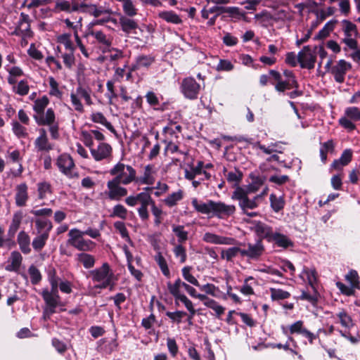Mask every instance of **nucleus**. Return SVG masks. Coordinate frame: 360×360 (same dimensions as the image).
<instances>
[{
    "label": "nucleus",
    "mask_w": 360,
    "mask_h": 360,
    "mask_svg": "<svg viewBox=\"0 0 360 360\" xmlns=\"http://www.w3.org/2000/svg\"><path fill=\"white\" fill-rule=\"evenodd\" d=\"M114 227L120 232L122 238L127 241H130L128 231L122 221H116L114 223Z\"/></svg>",
    "instance_id": "55"
},
{
    "label": "nucleus",
    "mask_w": 360,
    "mask_h": 360,
    "mask_svg": "<svg viewBox=\"0 0 360 360\" xmlns=\"http://www.w3.org/2000/svg\"><path fill=\"white\" fill-rule=\"evenodd\" d=\"M297 60L302 68L311 70L314 68L316 57L311 53L309 46H304L298 53Z\"/></svg>",
    "instance_id": "5"
},
{
    "label": "nucleus",
    "mask_w": 360,
    "mask_h": 360,
    "mask_svg": "<svg viewBox=\"0 0 360 360\" xmlns=\"http://www.w3.org/2000/svg\"><path fill=\"white\" fill-rule=\"evenodd\" d=\"M166 315L174 322L179 323L181 322V319L186 315V313L183 311H176L174 312L167 311Z\"/></svg>",
    "instance_id": "59"
},
{
    "label": "nucleus",
    "mask_w": 360,
    "mask_h": 360,
    "mask_svg": "<svg viewBox=\"0 0 360 360\" xmlns=\"http://www.w3.org/2000/svg\"><path fill=\"white\" fill-rule=\"evenodd\" d=\"M111 151V146L106 143H100L97 149L91 148V153L96 161H101L107 158L110 155Z\"/></svg>",
    "instance_id": "14"
},
{
    "label": "nucleus",
    "mask_w": 360,
    "mask_h": 360,
    "mask_svg": "<svg viewBox=\"0 0 360 360\" xmlns=\"http://www.w3.org/2000/svg\"><path fill=\"white\" fill-rule=\"evenodd\" d=\"M233 69V65L228 60L221 59L217 65V71H231Z\"/></svg>",
    "instance_id": "60"
},
{
    "label": "nucleus",
    "mask_w": 360,
    "mask_h": 360,
    "mask_svg": "<svg viewBox=\"0 0 360 360\" xmlns=\"http://www.w3.org/2000/svg\"><path fill=\"white\" fill-rule=\"evenodd\" d=\"M110 266L108 263H103L98 269L89 271V275L94 282H101L102 281L111 280V276H109Z\"/></svg>",
    "instance_id": "12"
},
{
    "label": "nucleus",
    "mask_w": 360,
    "mask_h": 360,
    "mask_svg": "<svg viewBox=\"0 0 360 360\" xmlns=\"http://www.w3.org/2000/svg\"><path fill=\"white\" fill-rule=\"evenodd\" d=\"M34 119L39 125H51L55 124V113L52 108H49L45 115L41 114L40 117L34 116Z\"/></svg>",
    "instance_id": "23"
},
{
    "label": "nucleus",
    "mask_w": 360,
    "mask_h": 360,
    "mask_svg": "<svg viewBox=\"0 0 360 360\" xmlns=\"http://www.w3.org/2000/svg\"><path fill=\"white\" fill-rule=\"evenodd\" d=\"M62 58L63 60L65 65L68 68H71L75 63L74 51H68V53L62 54Z\"/></svg>",
    "instance_id": "56"
},
{
    "label": "nucleus",
    "mask_w": 360,
    "mask_h": 360,
    "mask_svg": "<svg viewBox=\"0 0 360 360\" xmlns=\"http://www.w3.org/2000/svg\"><path fill=\"white\" fill-rule=\"evenodd\" d=\"M183 198V191L179 190L177 192L172 193L165 200V204L169 207L174 206L176 202Z\"/></svg>",
    "instance_id": "39"
},
{
    "label": "nucleus",
    "mask_w": 360,
    "mask_h": 360,
    "mask_svg": "<svg viewBox=\"0 0 360 360\" xmlns=\"http://www.w3.org/2000/svg\"><path fill=\"white\" fill-rule=\"evenodd\" d=\"M271 297L273 300H281L288 298L290 294L282 289L270 288Z\"/></svg>",
    "instance_id": "40"
},
{
    "label": "nucleus",
    "mask_w": 360,
    "mask_h": 360,
    "mask_svg": "<svg viewBox=\"0 0 360 360\" xmlns=\"http://www.w3.org/2000/svg\"><path fill=\"white\" fill-rule=\"evenodd\" d=\"M352 151L350 149H346L342 153L339 159L335 160L331 165V167L335 169H341L342 167L347 165L352 160Z\"/></svg>",
    "instance_id": "19"
},
{
    "label": "nucleus",
    "mask_w": 360,
    "mask_h": 360,
    "mask_svg": "<svg viewBox=\"0 0 360 360\" xmlns=\"http://www.w3.org/2000/svg\"><path fill=\"white\" fill-rule=\"evenodd\" d=\"M212 203H213V200H207V202H199L196 198H194L192 200V205L195 210L205 214H210L212 213Z\"/></svg>",
    "instance_id": "24"
},
{
    "label": "nucleus",
    "mask_w": 360,
    "mask_h": 360,
    "mask_svg": "<svg viewBox=\"0 0 360 360\" xmlns=\"http://www.w3.org/2000/svg\"><path fill=\"white\" fill-rule=\"evenodd\" d=\"M119 23L122 30L127 34H130L132 31L138 28V24L135 20L125 16H122L120 18Z\"/></svg>",
    "instance_id": "22"
},
{
    "label": "nucleus",
    "mask_w": 360,
    "mask_h": 360,
    "mask_svg": "<svg viewBox=\"0 0 360 360\" xmlns=\"http://www.w3.org/2000/svg\"><path fill=\"white\" fill-rule=\"evenodd\" d=\"M34 144L39 151H49L53 149L52 145L49 142L44 129H40V136L35 140Z\"/></svg>",
    "instance_id": "18"
},
{
    "label": "nucleus",
    "mask_w": 360,
    "mask_h": 360,
    "mask_svg": "<svg viewBox=\"0 0 360 360\" xmlns=\"http://www.w3.org/2000/svg\"><path fill=\"white\" fill-rule=\"evenodd\" d=\"M242 249L238 247H232L226 250L221 251V258L231 261L233 257H236L238 253L241 255Z\"/></svg>",
    "instance_id": "36"
},
{
    "label": "nucleus",
    "mask_w": 360,
    "mask_h": 360,
    "mask_svg": "<svg viewBox=\"0 0 360 360\" xmlns=\"http://www.w3.org/2000/svg\"><path fill=\"white\" fill-rule=\"evenodd\" d=\"M342 23L345 24V27L344 29V32L346 37H352V32H354L355 34H357L356 32V26L355 24L351 22L350 21L347 20H344L342 21Z\"/></svg>",
    "instance_id": "57"
},
{
    "label": "nucleus",
    "mask_w": 360,
    "mask_h": 360,
    "mask_svg": "<svg viewBox=\"0 0 360 360\" xmlns=\"http://www.w3.org/2000/svg\"><path fill=\"white\" fill-rule=\"evenodd\" d=\"M110 174L115 176L113 180L123 185H128L133 181H138L136 170L131 166L121 162L116 164L110 170Z\"/></svg>",
    "instance_id": "1"
},
{
    "label": "nucleus",
    "mask_w": 360,
    "mask_h": 360,
    "mask_svg": "<svg viewBox=\"0 0 360 360\" xmlns=\"http://www.w3.org/2000/svg\"><path fill=\"white\" fill-rule=\"evenodd\" d=\"M123 11L124 13L129 16L133 17L136 15L137 10L135 8L131 0H127L123 3Z\"/></svg>",
    "instance_id": "52"
},
{
    "label": "nucleus",
    "mask_w": 360,
    "mask_h": 360,
    "mask_svg": "<svg viewBox=\"0 0 360 360\" xmlns=\"http://www.w3.org/2000/svg\"><path fill=\"white\" fill-rule=\"evenodd\" d=\"M269 200L271 207L275 212H278L283 209L285 201L283 197H278L275 194L271 193L269 196Z\"/></svg>",
    "instance_id": "32"
},
{
    "label": "nucleus",
    "mask_w": 360,
    "mask_h": 360,
    "mask_svg": "<svg viewBox=\"0 0 360 360\" xmlns=\"http://www.w3.org/2000/svg\"><path fill=\"white\" fill-rule=\"evenodd\" d=\"M173 252L176 257L180 258V262L184 263L186 261L187 255L186 251L184 247L181 245H176L173 249Z\"/></svg>",
    "instance_id": "54"
},
{
    "label": "nucleus",
    "mask_w": 360,
    "mask_h": 360,
    "mask_svg": "<svg viewBox=\"0 0 360 360\" xmlns=\"http://www.w3.org/2000/svg\"><path fill=\"white\" fill-rule=\"evenodd\" d=\"M345 279L350 283L352 288H359V275L356 270H350L345 276Z\"/></svg>",
    "instance_id": "49"
},
{
    "label": "nucleus",
    "mask_w": 360,
    "mask_h": 360,
    "mask_svg": "<svg viewBox=\"0 0 360 360\" xmlns=\"http://www.w3.org/2000/svg\"><path fill=\"white\" fill-rule=\"evenodd\" d=\"M203 240L217 245H234L236 240L233 238L218 236L212 233H205L203 236Z\"/></svg>",
    "instance_id": "13"
},
{
    "label": "nucleus",
    "mask_w": 360,
    "mask_h": 360,
    "mask_svg": "<svg viewBox=\"0 0 360 360\" xmlns=\"http://www.w3.org/2000/svg\"><path fill=\"white\" fill-rule=\"evenodd\" d=\"M253 230L257 235L258 240H260L261 242L263 239H266L269 242L272 241V238L275 233L271 226L261 221L256 222Z\"/></svg>",
    "instance_id": "11"
},
{
    "label": "nucleus",
    "mask_w": 360,
    "mask_h": 360,
    "mask_svg": "<svg viewBox=\"0 0 360 360\" xmlns=\"http://www.w3.org/2000/svg\"><path fill=\"white\" fill-rule=\"evenodd\" d=\"M37 233L41 234L42 233H47L49 236V232L52 229V223L50 220L46 219H37L34 220Z\"/></svg>",
    "instance_id": "26"
},
{
    "label": "nucleus",
    "mask_w": 360,
    "mask_h": 360,
    "mask_svg": "<svg viewBox=\"0 0 360 360\" xmlns=\"http://www.w3.org/2000/svg\"><path fill=\"white\" fill-rule=\"evenodd\" d=\"M173 232L178 237V241L181 243L188 239V232L184 230L183 226H173Z\"/></svg>",
    "instance_id": "46"
},
{
    "label": "nucleus",
    "mask_w": 360,
    "mask_h": 360,
    "mask_svg": "<svg viewBox=\"0 0 360 360\" xmlns=\"http://www.w3.org/2000/svg\"><path fill=\"white\" fill-rule=\"evenodd\" d=\"M13 131L18 137H24L26 135L25 128L19 122L15 121L13 122Z\"/></svg>",
    "instance_id": "63"
},
{
    "label": "nucleus",
    "mask_w": 360,
    "mask_h": 360,
    "mask_svg": "<svg viewBox=\"0 0 360 360\" xmlns=\"http://www.w3.org/2000/svg\"><path fill=\"white\" fill-rule=\"evenodd\" d=\"M345 116L353 121L360 120V110L356 107H349L345 111Z\"/></svg>",
    "instance_id": "51"
},
{
    "label": "nucleus",
    "mask_w": 360,
    "mask_h": 360,
    "mask_svg": "<svg viewBox=\"0 0 360 360\" xmlns=\"http://www.w3.org/2000/svg\"><path fill=\"white\" fill-rule=\"evenodd\" d=\"M152 166L148 165L145 167L143 176L140 178L139 181L144 184H153V177L151 176Z\"/></svg>",
    "instance_id": "47"
},
{
    "label": "nucleus",
    "mask_w": 360,
    "mask_h": 360,
    "mask_svg": "<svg viewBox=\"0 0 360 360\" xmlns=\"http://www.w3.org/2000/svg\"><path fill=\"white\" fill-rule=\"evenodd\" d=\"M227 180L229 182H235L237 184L242 180L243 178V173L238 170L236 169L235 172H230L227 174Z\"/></svg>",
    "instance_id": "62"
},
{
    "label": "nucleus",
    "mask_w": 360,
    "mask_h": 360,
    "mask_svg": "<svg viewBox=\"0 0 360 360\" xmlns=\"http://www.w3.org/2000/svg\"><path fill=\"white\" fill-rule=\"evenodd\" d=\"M49 281L51 285V289L49 291V292H53V294L58 293V282L60 281V278L56 276V271L53 270L52 271L49 272Z\"/></svg>",
    "instance_id": "44"
},
{
    "label": "nucleus",
    "mask_w": 360,
    "mask_h": 360,
    "mask_svg": "<svg viewBox=\"0 0 360 360\" xmlns=\"http://www.w3.org/2000/svg\"><path fill=\"white\" fill-rule=\"evenodd\" d=\"M90 35L94 37L98 43L105 47H110L112 44V38L108 37L102 31H91Z\"/></svg>",
    "instance_id": "34"
},
{
    "label": "nucleus",
    "mask_w": 360,
    "mask_h": 360,
    "mask_svg": "<svg viewBox=\"0 0 360 360\" xmlns=\"http://www.w3.org/2000/svg\"><path fill=\"white\" fill-rule=\"evenodd\" d=\"M39 197L43 199L47 193H51V185L47 182L38 184Z\"/></svg>",
    "instance_id": "61"
},
{
    "label": "nucleus",
    "mask_w": 360,
    "mask_h": 360,
    "mask_svg": "<svg viewBox=\"0 0 360 360\" xmlns=\"http://www.w3.org/2000/svg\"><path fill=\"white\" fill-rule=\"evenodd\" d=\"M122 184L111 179L108 181V192H105L108 198L112 200H119L127 195V189L121 186Z\"/></svg>",
    "instance_id": "7"
},
{
    "label": "nucleus",
    "mask_w": 360,
    "mask_h": 360,
    "mask_svg": "<svg viewBox=\"0 0 360 360\" xmlns=\"http://www.w3.org/2000/svg\"><path fill=\"white\" fill-rule=\"evenodd\" d=\"M127 210L122 205L118 204L114 206L112 213L110 216L117 217L122 219H125L127 218Z\"/></svg>",
    "instance_id": "53"
},
{
    "label": "nucleus",
    "mask_w": 360,
    "mask_h": 360,
    "mask_svg": "<svg viewBox=\"0 0 360 360\" xmlns=\"http://www.w3.org/2000/svg\"><path fill=\"white\" fill-rule=\"evenodd\" d=\"M41 295L47 306L56 307L58 305L60 301L58 293H56L55 295L53 292H49V290L46 288L42 290Z\"/></svg>",
    "instance_id": "21"
},
{
    "label": "nucleus",
    "mask_w": 360,
    "mask_h": 360,
    "mask_svg": "<svg viewBox=\"0 0 360 360\" xmlns=\"http://www.w3.org/2000/svg\"><path fill=\"white\" fill-rule=\"evenodd\" d=\"M167 285L169 292L174 297L181 294L180 288L182 287V281L180 278H177L174 283L168 282Z\"/></svg>",
    "instance_id": "43"
},
{
    "label": "nucleus",
    "mask_w": 360,
    "mask_h": 360,
    "mask_svg": "<svg viewBox=\"0 0 360 360\" xmlns=\"http://www.w3.org/2000/svg\"><path fill=\"white\" fill-rule=\"evenodd\" d=\"M22 257L18 251H13L11 253L8 259L9 264L6 265L5 269L8 271L18 272L22 264Z\"/></svg>",
    "instance_id": "17"
},
{
    "label": "nucleus",
    "mask_w": 360,
    "mask_h": 360,
    "mask_svg": "<svg viewBox=\"0 0 360 360\" xmlns=\"http://www.w3.org/2000/svg\"><path fill=\"white\" fill-rule=\"evenodd\" d=\"M337 22L336 20L328 21L324 27L314 37L315 40H320L327 37L330 32L333 30L334 25Z\"/></svg>",
    "instance_id": "33"
},
{
    "label": "nucleus",
    "mask_w": 360,
    "mask_h": 360,
    "mask_svg": "<svg viewBox=\"0 0 360 360\" xmlns=\"http://www.w3.org/2000/svg\"><path fill=\"white\" fill-rule=\"evenodd\" d=\"M352 68L349 63L345 60H340L338 63L331 67L330 72L334 77L335 81L342 84L345 82V76L348 70Z\"/></svg>",
    "instance_id": "9"
},
{
    "label": "nucleus",
    "mask_w": 360,
    "mask_h": 360,
    "mask_svg": "<svg viewBox=\"0 0 360 360\" xmlns=\"http://www.w3.org/2000/svg\"><path fill=\"white\" fill-rule=\"evenodd\" d=\"M69 239L67 243L79 251H91L95 246V243L90 240L83 238L82 231L77 229H71L69 233Z\"/></svg>",
    "instance_id": "2"
},
{
    "label": "nucleus",
    "mask_w": 360,
    "mask_h": 360,
    "mask_svg": "<svg viewBox=\"0 0 360 360\" xmlns=\"http://www.w3.org/2000/svg\"><path fill=\"white\" fill-rule=\"evenodd\" d=\"M58 42L63 44L65 46V48L68 51H72L75 50V47L70 40V34H63L58 37Z\"/></svg>",
    "instance_id": "50"
},
{
    "label": "nucleus",
    "mask_w": 360,
    "mask_h": 360,
    "mask_svg": "<svg viewBox=\"0 0 360 360\" xmlns=\"http://www.w3.org/2000/svg\"><path fill=\"white\" fill-rule=\"evenodd\" d=\"M91 120L95 123H99L104 125L110 131L116 134V130L110 122H108L105 116L101 112H95L91 115Z\"/></svg>",
    "instance_id": "27"
},
{
    "label": "nucleus",
    "mask_w": 360,
    "mask_h": 360,
    "mask_svg": "<svg viewBox=\"0 0 360 360\" xmlns=\"http://www.w3.org/2000/svg\"><path fill=\"white\" fill-rule=\"evenodd\" d=\"M200 89V86L192 77L185 78L181 83V91L188 99H196Z\"/></svg>",
    "instance_id": "4"
},
{
    "label": "nucleus",
    "mask_w": 360,
    "mask_h": 360,
    "mask_svg": "<svg viewBox=\"0 0 360 360\" xmlns=\"http://www.w3.org/2000/svg\"><path fill=\"white\" fill-rule=\"evenodd\" d=\"M28 273L30 276L31 283L33 285H37L41 281L42 278L41 274L39 270L34 265L32 264L29 267Z\"/></svg>",
    "instance_id": "38"
},
{
    "label": "nucleus",
    "mask_w": 360,
    "mask_h": 360,
    "mask_svg": "<svg viewBox=\"0 0 360 360\" xmlns=\"http://www.w3.org/2000/svg\"><path fill=\"white\" fill-rule=\"evenodd\" d=\"M136 199L141 202V205L152 206L155 204L154 200L152 199L150 195L148 192H141L136 195Z\"/></svg>",
    "instance_id": "45"
},
{
    "label": "nucleus",
    "mask_w": 360,
    "mask_h": 360,
    "mask_svg": "<svg viewBox=\"0 0 360 360\" xmlns=\"http://www.w3.org/2000/svg\"><path fill=\"white\" fill-rule=\"evenodd\" d=\"M15 195V204L18 207L26 205L28 200L27 186L25 183L20 184L16 186Z\"/></svg>",
    "instance_id": "15"
},
{
    "label": "nucleus",
    "mask_w": 360,
    "mask_h": 360,
    "mask_svg": "<svg viewBox=\"0 0 360 360\" xmlns=\"http://www.w3.org/2000/svg\"><path fill=\"white\" fill-rule=\"evenodd\" d=\"M204 304L206 307L213 309L216 312L217 316H220L221 314H223L225 310L222 306L219 305L214 300L212 299L205 302Z\"/></svg>",
    "instance_id": "48"
},
{
    "label": "nucleus",
    "mask_w": 360,
    "mask_h": 360,
    "mask_svg": "<svg viewBox=\"0 0 360 360\" xmlns=\"http://www.w3.org/2000/svg\"><path fill=\"white\" fill-rule=\"evenodd\" d=\"M47 233H42L39 234L32 240V247L36 251H40L46 245V240L49 238Z\"/></svg>",
    "instance_id": "35"
},
{
    "label": "nucleus",
    "mask_w": 360,
    "mask_h": 360,
    "mask_svg": "<svg viewBox=\"0 0 360 360\" xmlns=\"http://www.w3.org/2000/svg\"><path fill=\"white\" fill-rule=\"evenodd\" d=\"M299 84L296 79H282L275 85V89L278 92H284L286 89H298Z\"/></svg>",
    "instance_id": "25"
},
{
    "label": "nucleus",
    "mask_w": 360,
    "mask_h": 360,
    "mask_svg": "<svg viewBox=\"0 0 360 360\" xmlns=\"http://www.w3.org/2000/svg\"><path fill=\"white\" fill-rule=\"evenodd\" d=\"M159 17L167 22L179 25L182 23V20L174 11H162L159 13Z\"/></svg>",
    "instance_id": "28"
},
{
    "label": "nucleus",
    "mask_w": 360,
    "mask_h": 360,
    "mask_svg": "<svg viewBox=\"0 0 360 360\" xmlns=\"http://www.w3.org/2000/svg\"><path fill=\"white\" fill-rule=\"evenodd\" d=\"M17 240L20 250L24 254H29L31 252L30 248V238L27 233L23 231H20L18 235Z\"/></svg>",
    "instance_id": "20"
},
{
    "label": "nucleus",
    "mask_w": 360,
    "mask_h": 360,
    "mask_svg": "<svg viewBox=\"0 0 360 360\" xmlns=\"http://www.w3.org/2000/svg\"><path fill=\"white\" fill-rule=\"evenodd\" d=\"M18 32L25 36H30L31 33L30 16L24 13H20L18 25L15 31L16 34H18Z\"/></svg>",
    "instance_id": "16"
},
{
    "label": "nucleus",
    "mask_w": 360,
    "mask_h": 360,
    "mask_svg": "<svg viewBox=\"0 0 360 360\" xmlns=\"http://www.w3.org/2000/svg\"><path fill=\"white\" fill-rule=\"evenodd\" d=\"M48 104L49 98L47 96H44L41 98L35 101L33 108L36 112L43 114L44 110Z\"/></svg>",
    "instance_id": "42"
},
{
    "label": "nucleus",
    "mask_w": 360,
    "mask_h": 360,
    "mask_svg": "<svg viewBox=\"0 0 360 360\" xmlns=\"http://www.w3.org/2000/svg\"><path fill=\"white\" fill-rule=\"evenodd\" d=\"M272 241H274L278 247L287 248L293 246V243L285 235L275 233Z\"/></svg>",
    "instance_id": "29"
},
{
    "label": "nucleus",
    "mask_w": 360,
    "mask_h": 360,
    "mask_svg": "<svg viewBox=\"0 0 360 360\" xmlns=\"http://www.w3.org/2000/svg\"><path fill=\"white\" fill-rule=\"evenodd\" d=\"M212 214L219 218L224 219L232 215L236 211V207L233 205H226L224 202L221 201H214L211 204Z\"/></svg>",
    "instance_id": "6"
},
{
    "label": "nucleus",
    "mask_w": 360,
    "mask_h": 360,
    "mask_svg": "<svg viewBox=\"0 0 360 360\" xmlns=\"http://www.w3.org/2000/svg\"><path fill=\"white\" fill-rule=\"evenodd\" d=\"M155 261L158 263V264L159 265L162 274L165 276L169 277L170 272H169L167 262H166L165 259L164 258V257L161 255V253L159 252L155 256Z\"/></svg>",
    "instance_id": "41"
},
{
    "label": "nucleus",
    "mask_w": 360,
    "mask_h": 360,
    "mask_svg": "<svg viewBox=\"0 0 360 360\" xmlns=\"http://www.w3.org/2000/svg\"><path fill=\"white\" fill-rule=\"evenodd\" d=\"M167 346L172 356H175L177 354L179 350L176 340L173 338H167Z\"/></svg>",
    "instance_id": "64"
},
{
    "label": "nucleus",
    "mask_w": 360,
    "mask_h": 360,
    "mask_svg": "<svg viewBox=\"0 0 360 360\" xmlns=\"http://www.w3.org/2000/svg\"><path fill=\"white\" fill-rule=\"evenodd\" d=\"M77 259L81 262L85 269L92 268L95 264L94 257L87 253H79L77 255Z\"/></svg>",
    "instance_id": "30"
},
{
    "label": "nucleus",
    "mask_w": 360,
    "mask_h": 360,
    "mask_svg": "<svg viewBox=\"0 0 360 360\" xmlns=\"http://www.w3.org/2000/svg\"><path fill=\"white\" fill-rule=\"evenodd\" d=\"M250 189L245 191L240 186H237L233 193L231 198L239 201V206L243 212L248 209H255L257 207L258 203L251 201L248 195L250 193Z\"/></svg>",
    "instance_id": "3"
},
{
    "label": "nucleus",
    "mask_w": 360,
    "mask_h": 360,
    "mask_svg": "<svg viewBox=\"0 0 360 360\" xmlns=\"http://www.w3.org/2000/svg\"><path fill=\"white\" fill-rule=\"evenodd\" d=\"M14 88L16 89L15 93L20 96L27 95L30 89L27 82L25 80L20 81L17 86Z\"/></svg>",
    "instance_id": "58"
},
{
    "label": "nucleus",
    "mask_w": 360,
    "mask_h": 360,
    "mask_svg": "<svg viewBox=\"0 0 360 360\" xmlns=\"http://www.w3.org/2000/svg\"><path fill=\"white\" fill-rule=\"evenodd\" d=\"M264 251V247L260 240H257L255 243H248L247 248L242 249L241 256L246 257L250 259H258Z\"/></svg>",
    "instance_id": "8"
},
{
    "label": "nucleus",
    "mask_w": 360,
    "mask_h": 360,
    "mask_svg": "<svg viewBox=\"0 0 360 360\" xmlns=\"http://www.w3.org/2000/svg\"><path fill=\"white\" fill-rule=\"evenodd\" d=\"M155 61V58L150 55L139 56L136 59V64L134 68L139 69L141 68H148Z\"/></svg>",
    "instance_id": "31"
},
{
    "label": "nucleus",
    "mask_w": 360,
    "mask_h": 360,
    "mask_svg": "<svg viewBox=\"0 0 360 360\" xmlns=\"http://www.w3.org/2000/svg\"><path fill=\"white\" fill-rule=\"evenodd\" d=\"M192 269L191 266H184L181 271H182V276L184 278L190 283L191 284L195 285V286H200V283L198 281V280L191 274V271Z\"/></svg>",
    "instance_id": "37"
},
{
    "label": "nucleus",
    "mask_w": 360,
    "mask_h": 360,
    "mask_svg": "<svg viewBox=\"0 0 360 360\" xmlns=\"http://www.w3.org/2000/svg\"><path fill=\"white\" fill-rule=\"evenodd\" d=\"M57 166L60 171L66 176H70L72 169L75 167V163L70 155L62 154L57 159Z\"/></svg>",
    "instance_id": "10"
}]
</instances>
